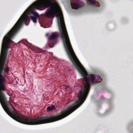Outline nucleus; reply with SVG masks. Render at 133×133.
Here are the masks:
<instances>
[{
    "label": "nucleus",
    "instance_id": "0eeeda50",
    "mask_svg": "<svg viewBox=\"0 0 133 133\" xmlns=\"http://www.w3.org/2000/svg\"><path fill=\"white\" fill-rule=\"evenodd\" d=\"M38 52L39 53H41V51L40 50H39L38 51Z\"/></svg>",
    "mask_w": 133,
    "mask_h": 133
},
{
    "label": "nucleus",
    "instance_id": "1a4fd4ad",
    "mask_svg": "<svg viewBox=\"0 0 133 133\" xmlns=\"http://www.w3.org/2000/svg\"><path fill=\"white\" fill-rule=\"evenodd\" d=\"M48 34H47L46 35V36H48Z\"/></svg>",
    "mask_w": 133,
    "mask_h": 133
},
{
    "label": "nucleus",
    "instance_id": "20e7f679",
    "mask_svg": "<svg viewBox=\"0 0 133 133\" xmlns=\"http://www.w3.org/2000/svg\"><path fill=\"white\" fill-rule=\"evenodd\" d=\"M71 7L72 9H77L79 8V4L77 3H71Z\"/></svg>",
    "mask_w": 133,
    "mask_h": 133
},
{
    "label": "nucleus",
    "instance_id": "6e6552de",
    "mask_svg": "<svg viewBox=\"0 0 133 133\" xmlns=\"http://www.w3.org/2000/svg\"><path fill=\"white\" fill-rule=\"evenodd\" d=\"M69 87L68 86H66V89H67L68 88H69Z\"/></svg>",
    "mask_w": 133,
    "mask_h": 133
},
{
    "label": "nucleus",
    "instance_id": "39448f33",
    "mask_svg": "<svg viewBox=\"0 0 133 133\" xmlns=\"http://www.w3.org/2000/svg\"><path fill=\"white\" fill-rule=\"evenodd\" d=\"M88 1L89 2L93 4H94L93 5H95L97 6L98 5V6H100L98 2L95 0H88Z\"/></svg>",
    "mask_w": 133,
    "mask_h": 133
},
{
    "label": "nucleus",
    "instance_id": "7ed1b4c3",
    "mask_svg": "<svg viewBox=\"0 0 133 133\" xmlns=\"http://www.w3.org/2000/svg\"><path fill=\"white\" fill-rule=\"evenodd\" d=\"M58 37V35L56 32L52 33L48 38V44L50 48L53 47L55 44V42L53 40L57 39Z\"/></svg>",
    "mask_w": 133,
    "mask_h": 133
},
{
    "label": "nucleus",
    "instance_id": "9d476101",
    "mask_svg": "<svg viewBox=\"0 0 133 133\" xmlns=\"http://www.w3.org/2000/svg\"><path fill=\"white\" fill-rule=\"evenodd\" d=\"M56 16L57 17H58V15H56Z\"/></svg>",
    "mask_w": 133,
    "mask_h": 133
},
{
    "label": "nucleus",
    "instance_id": "f03ea898",
    "mask_svg": "<svg viewBox=\"0 0 133 133\" xmlns=\"http://www.w3.org/2000/svg\"><path fill=\"white\" fill-rule=\"evenodd\" d=\"M51 4V0H38L33 3L25 11L11 29L5 36L2 42L0 55V71H9V67L7 66L4 68V66L9 48V45L12 42L11 39L23 23H25L26 25H28L30 21L29 15H33L30 18L34 23H36L39 16L34 9L42 10L49 7L45 14L48 18H53L56 11L55 7Z\"/></svg>",
    "mask_w": 133,
    "mask_h": 133
},
{
    "label": "nucleus",
    "instance_id": "423d86ee",
    "mask_svg": "<svg viewBox=\"0 0 133 133\" xmlns=\"http://www.w3.org/2000/svg\"><path fill=\"white\" fill-rule=\"evenodd\" d=\"M55 109V105H52L51 106H49L47 108V110L48 111H51Z\"/></svg>",
    "mask_w": 133,
    "mask_h": 133
},
{
    "label": "nucleus",
    "instance_id": "f257e3e1",
    "mask_svg": "<svg viewBox=\"0 0 133 133\" xmlns=\"http://www.w3.org/2000/svg\"><path fill=\"white\" fill-rule=\"evenodd\" d=\"M61 37L69 59L83 78L84 87L79 91L77 96L78 99L74 104L69 107L55 116L52 115L39 117V124L50 123L61 119L70 114L79 108L84 102L89 91L91 82L94 84L100 82L102 79L99 75L88 74L77 58L72 48L65 26H59Z\"/></svg>",
    "mask_w": 133,
    "mask_h": 133
}]
</instances>
